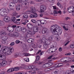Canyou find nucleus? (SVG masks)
Masks as SVG:
<instances>
[{
	"label": "nucleus",
	"instance_id": "f257e3e1",
	"mask_svg": "<svg viewBox=\"0 0 74 74\" xmlns=\"http://www.w3.org/2000/svg\"><path fill=\"white\" fill-rule=\"evenodd\" d=\"M31 12L33 13L34 14H31L30 15V17L31 18H36L37 16V14L36 13V10H35V8L32 6L31 7Z\"/></svg>",
	"mask_w": 74,
	"mask_h": 74
},
{
	"label": "nucleus",
	"instance_id": "f03ea898",
	"mask_svg": "<svg viewBox=\"0 0 74 74\" xmlns=\"http://www.w3.org/2000/svg\"><path fill=\"white\" fill-rule=\"evenodd\" d=\"M5 52V49H1L0 50V59L2 60H4L3 56H4Z\"/></svg>",
	"mask_w": 74,
	"mask_h": 74
},
{
	"label": "nucleus",
	"instance_id": "7ed1b4c3",
	"mask_svg": "<svg viewBox=\"0 0 74 74\" xmlns=\"http://www.w3.org/2000/svg\"><path fill=\"white\" fill-rule=\"evenodd\" d=\"M18 3L20 4H21L23 7H27L29 5V2H23L22 0H18Z\"/></svg>",
	"mask_w": 74,
	"mask_h": 74
},
{
	"label": "nucleus",
	"instance_id": "20e7f679",
	"mask_svg": "<svg viewBox=\"0 0 74 74\" xmlns=\"http://www.w3.org/2000/svg\"><path fill=\"white\" fill-rule=\"evenodd\" d=\"M40 12H44V11L46 10L47 7L44 5H41L40 6Z\"/></svg>",
	"mask_w": 74,
	"mask_h": 74
},
{
	"label": "nucleus",
	"instance_id": "39448f33",
	"mask_svg": "<svg viewBox=\"0 0 74 74\" xmlns=\"http://www.w3.org/2000/svg\"><path fill=\"white\" fill-rule=\"evenodd\" d=\"M11 53H12V52L10 50H9L7 52H6V51H5V52L4 56H2L3 60H5V56L6 55H11Z\"/></svg>",
	"mask_w": 74,
	"mask_h": 74
},
{
	"label": "nucleus",
	"instance_id": "423d86ee",
	"mask_svg": "<svg viewBox=\"0 0 74 74\" xmlns=\"http://www.w3.org/2000/svg\"><path fill=\"white\" fill-rule=\"evenodd\" d=\"M50 41L49 40H47L46 39V38H43L42 40V42L44 43H45V44L47 45H49L50 44Z\"/></svg>",
	"mask_w": 74,
	"mask_h": 74
},
{
	"label": "nucleus",
	"instance_id": "0eeeda50",
	"mask_svg": "<svg viewBox=\"0 0 74 74\" xmlns=\"http://www.w3.org/2000/svg\"><path fill=\"white\" fill-rule=\"evenodd\" d=\"M54 27L56 30V32H54V34H58L57 32L59 30V26L57 25H54Z\"/></svg>",
	"mask_w": 74,
	"mask_h": 74
},
{
	"label": "nucleus",
	"instance_id": "6e6552de",
	"mask_svg": "<svg viewBox=\"0 0 74 74\" xmlns=\"http://www.w3.org/2000/svg\"><path fill=\"white\" fill-rule=\"evenodd\" d=\"M16 5L15 3L13 2H11L9 4V8L10 9V10H14V8H11V7H14L16 6Z\"/></svg>",
	"mask_w": 74,
	"mask_h": 74
},
{
	"label": "nucleus",
	"instance_id": "1a4fd4ad",
	"mask_svg": "<svg viewBox=\"0 0 74 74\" xmlns=\"http://www.w3.org/2000/svg\"><path fill=\"white\" fill-rule=\"evenodd\" d=\"M7 30L8 32H10L11 33L13 32L14 30V29L12 27V26H9L7 27Z\"/></svg>",
	"mask_w": 74,
	"mask_h": 74
},
{
	"label": "nucleus",
	"instance_id": "9d476101",
	"mask_svg": "<svg viewBox=\"0 0 74 74\" xmlns=\"http://www.w3.org/2000/svg\"><path fill=\"white\" fill-rule=\"evenodd\" d=\"M74 9V7L73 6H71L70 7H69L68 8V11L69 13H71L72 11H73V9Z\"/></svg>",
	"mask_w": 74,
	"mask_h": 74
},
{
	"label": "nucleus",
	"instance_id": "9b49d317",
	"mask_svg": "<svg viewBox=\"0 0 74 74\" xmlns=\"http://www.w3.org/2000/svg\"><path fill=\"white\" fill-rule=\"evenodd\" d=\"M55 25H51V31H53V34H54V32H56V30L55 29Z\"/></svg>",
	"mask_w": 74,
	"mask_h": 74
},
{
	"label": "nucleus",
	"instance_id": "f8f14e48",
	"mask_svg": "<svg viewBox=\"0 0 74 74\" xmlns=\"http://www.w3.org/2000/svg\"><path fill=\"white\" fill-rule=\"evenodd\" d=\"M3 20L5 22H9L10 21V17L9 16H6L5 17L4 19Z\"/></svg>",
	"mask_w": 74,
	"mask_h": 74
},
{
	"label": "nucleus",
	"instance_id": "ddd939ff",
	"mask_svg": "<svg viewBox=\"0 0 74 74\" xmlns=\"http://www.w3.org/2000/svg\"><path fill=\"white\" fill-rule=\"evenodd\" d=\"M26 35L28 36L29 37H30L32 36V31H27L26 33Z\"/></svg>",
	"mask_w": 74,
	"mask_h": 74
},
{
	"label": "nucleus",
	"instance_id": "4468645a",
	"mask_svg": "<svg viewBox=\"0 0 74 74\" xmlns=\"http://www.w3.org/2000/svg\"><path fill=\"white\" fill-rule=\"evenodd\" d=\"M53 50H51V48H50V49H48V51H47V52H48V53H53V52H55L57 49H54H54H53Z\"/></svg>",
	"mask_w": 74,
	"mask_h": 74
},
{
	"label": "nucleus",
	"instance_id": "2eb2a0df",
	"mask_svg": "<svg viewBox=\"0 0 74 74\" xmlns=\"http://www.w3.org/2000/svg\"><path fill=\"white\" fill-rule=\"evenodd\" d=\"M7 64V61H3L1 62V64L0 63V67H1V65L2 66H5L6 64Z\"/></svg>",
	"mask_w": 74,
	"mask_h": 74
},
{
	"label": "nucleus",
	"instance_id": "dca6fc26",
	"mask_svg": "<svg viewBox=\"0 0 74 74\" xmlns=\"http://www.w3.org/2000/svg\"><path fill=\"white\" fill-rule=\"evenodd\" d=\"M27 26L29 29H33V25L30 23L27 24Z\"/></svg>",
	"mask_w": 74,
	"mask_h": 74
},
{
	"label": "nucleus",
	"instance_id": "f3484780",
	"mask_svg": "<svg viewBox=\"0 0 74 74\" xmlns=\"http://www.w3.org/2000/svg\"><path fill=\"white\" fill-rule=\"evenodd\" d=\"M34 41V39L32 38H30L27 40V42H28V43H32V42H33Z\"/></svg>",
	"mask_w": 74,
	"mask_h": 74
},
{
	"label": "nucleus",
	"instance_id": "a211bd4d",
	"mask_svg": "<svg viewBox=\"0 0 74 74\" xmlns=\"http://www.w3.org/2000/svg\"><path fill=\"white\" fill-rule=\"evenodd\" d=\"M4 10H5V8H3L1 9V11L0 12V14L1 16H4V12L5 11Z\"/></svg>",
	"mask_w": 74,
	"mask_h": 74
},
{
	"label": "nucleus",
	"instance_id": "6ab92c4d",
	"mask_svg": "<svg viewBox=\"0 0 74 74\" xmlns=\"http://www.w3.org/2000/svg\"><path fill=\"white\" fill-rule=\"evenodd\" d=\"M47 28H44L42 31V34H45V33H46L47 32Z\"/></svg>",
	"mask_w": 74,
	"mask_h": 74
},
{
	"label": "nucleus",
	"instance_id": "aec40b11",
	"mask_svg": "<svg viewBox=\"0 0 74 74\" xmlns=\"http://www.w3.org/2000/svg\"><path fill=\"white\" fill-rule=\"evenodd\" d=\"M27 31V29L25 27H22L21 28V32L22 33H25V32Z\"/></svg>",
	"mask_w": 74,
	"mask_h": 74
},
{
	"label": "nucleus",
	"instance_id": "412c9836",
	"mask_svg": "<svg viewBox=\"0 0 74 74\" xmlns=\"http://www.w3.org/2000/svg\"><path fill=\"white\" fill-rule=\"evenodd\" d=\"M11 20L12 22H13L14 23H16V22H17V20H16V19L15 17H12Z\"/></svg>",
	"mask_w": 74,
	"mask_h": 74
},
{
	"label": "nucleus",
	"instance_id": "4be33fe9",
	"mask_svg": "<svg viewBox=\"0 0 74 74\" xmlns=\"http://www.w3.org/2000/svg\"><path fill=\"white\" fill-rule=\"evenodd\" d=\"M53 38V36H51L49 37L48 40L49 41H52Z\"/></svg>",
	"mask_w": 74,
	"mask_h": 74
},
{
	"label": "nucleus",
	"instance_id": "5701e85b",
	"mask_svg": "<svg viewBox=\"0 0 74 74\" xmlns=\"http://www.w3.org/2000/svg\"><path fill=\"white\" fill-rule=\"evenodd\" d=\"M57 32V34H54V35H58H58H60V34H62V30H60V29H59V30Z\"/></svg>",
	"mask_w": 74,
	"mask_h": 74
},
{
	"label": "nucleus",
	"instance_id": "b1692460",
	"mask_svg": "<svg viewBox=\"0 0 74 74\" xmlns=\"http://www.w3.org/2000/svg\"><path fill=\"white\" fill-rule=\"evenodd\" d=\"M21 8V5H17L16 7V10L17 11L20 10V9Z\"/></svg>",
	"mask_w": 74,
	"mask_h": 74
},
{
	"label": "nucleus",
	"instance_id": "393cba45",
	"mask_svg": "<svg viewBox=\"0 0 74 74\" xmlns=\"http://www.w3.org/2000/svg\"><path fill=\"white\" fill-rule=\"evenodd\" d=\"M22 66L25 70L28 69V66L25 65L23 64L22 65Z\"/></svg>",
	"mask_w": 74,
	"mask_h": 74
},
{
	"label": "nucleus",
	"instance_id": "a878e982",
	"mask_svg": "<svg viewBox=\"0 0 74 74\" xmlns=\"http://www.w3.org/2000/svg\"><path fill=\"white\" fill-rule=\"evenodd\" d=\"M5 24L4 22L0 20V26H4Z\"/></svg>",
	"mask_w": 74,
	"mask_h": 74
},
{
	"label": "nucleus",
	"instance_id": "bb28decb",
	"mask_svg": "<svg viewBox=\"0 0 74 74\" xmlns=\"http://www.w3.org/2000/svg\"><path fill=\"white\" fill-rule=\"evenodd\" d=\"M4 16H6L8 14V13L7 12V11L5 8V9H4Z\"/></svg>",
	"mask_w": 74,
	"mask_h": 74
},
{
	"label": "nucleus",
	"instance_id": "cd10ccee",
	"mask_svg": "<svg viewBox=\"0 0 74 74\" xmlns=\"http://www.w3.org/2000/svg\"><path fill=\"white\" fill-rule=\"evenodd\" d=\"M13 34H14V37L15 36L16 37H18L19 36V34H18V33L16 32H15L13 33Z\"/></svg>",
	"mask_w": 74,
	"mask_h": 74
},
{
	"label": "nucleus",
	"instance_id": "c85d7f7f",
	"mask_svg": "<svg viewBox=\"0 0 74 74\" xmlns=\"http://www.w3.org/2000/svg\"><path fill=\"white\" fill-rule=\"evenodd\" d=\"M36 26H40V25L41 24V21L39 20L36 23Z\"/></svg>",
	"mask_w": 74,
	"mask_h": 74
},
{
	"label": "nucleus",
	"instance_id": "c756f323",
	"mask_svg": "<svg viewBox=\"0 0 74 74\" xmlns=\"http://www.w3.org/2000/svg\"><path fill=\"white\" fill-rule=\"evenodd\" d=\"M28 69H32V70H34V65L32 66H28Z\"/></svg>",
	"mask_w": 74,
	"mask_h": 74
},
{
	"label": "nucleus",
	"instance_id": "7c9ffc66",
	"mask_svg": "<svg viewBox=\"0 0 74 74\" xmlns=\"http://www.w3.org/2000/svg\"><path fill=\"white\" fill-rule=\"evenodd\" d=\"M48 63H46L45 64H44L42 66V67L43 68H47V67H48Z\"/></svg>",
	"mask_w": 74,
	"mask_h": 74
},
{
	"label": "nucleus",
	"instance_id": "2f4dec72",
	"mask_svg": "<svg viewBox=\"0 0 74 74\" xmlns=\"http://www.w3.org/2000/svg\"><path fill=\"white\" fill-rule=\"evenodd\" d=\"M1 39L2 40H6L7 39V37L5 36H3L2 37Z\"/></svg>",
	"mask_w": 74,
	"mask_h": 74
},
{
	"label": "nucleus",
	"instance_id": "473e14b6",
	"mask_svg": "<svg viewBox=\"0 0 74 74\" xmlns=\"http://www.w3.org/2000/svg\"><path fill=\"white\" fill-rule=\"evenodd\" d=\"M33 30L34 32H37L38 30V27H36L34 28Z\"/></svg>",
	"mask_w": 74,
	"mask_h": 74
},
{
	"label": "nucleus",
	"instance_id": "72a5a7b5",
	"mask_svg": "<svg viewBox=\"0 0 74 74\" xmlns=\"http://www.w3.org/2000/svg\"><path fill=\"white\" fill-rule=\"evenodd\" d=\"M17 29L18 32H21V31H22V27H21L18 26L17 27Z\"/></svg>",
	"mask_w": 74,
	"mask_h": 74
},
{
	"label": "nucleus",
	"instance_id": "f704fd0d",
	"mask_svg": "<svg viewBox=\"0 0 74 74\" xmlns=\"http://www.w3.org/2000/svg\"><path fill=\"white\" fill-rule=\"evenodd\" d=\"M5 34V31L4 30H2L0 33V36L4 35Z\"/></svg>",
	"mask_w": 74,
	"mask_h": 74
},
{
	"label": "nucleus",
	"instance_id": "c9c22d12",
	"mask_svg": "<svg viewBox=\"0 0 74 74\" xmlns=\"http://www.w3.org/2000/svg\"><path fill=\"white\" fill-rule=\"evenodd\" d=\"M23 17L24 19H27L28 18V15L26 14H25L24 15Z\"/></svg>",
	"mask_w": 74,
	"mask_h": 74
},
{
	"label": "nucleus",
	"instance_id": "e433bc0d",
	"mask_svg": "<svg viewBox=\"0 0 74 74\" xmlns=\"http://www.w3.org/2000/svg\"><path fill=\"white\" fill-rule=\"evenodd\" d=\"M36 61H38L40 59V56H39L37 55L36 56Z\"/></svg>",
	"mask_w": 74,
	"mask_h": 74
},
{
	"label": "nucleus",
	"instance_id": "4c0bfd02",
	"mask_svg": "<svg viewBox=\"0 0 74 74\" xmlns=\"http://www.w3.org/2000/svg\"><path fill=\"white\" fill-rule=\"evenodd\" d=\"M8 35L10 37H14V34H12V33H10L8 34Z\"/></svg>",
	"mask_w": 74,
	"mask_h": 74
},
{
	"label": "nucleus",
	"instance_id": "58836bf2",
	"mask_svg": "<svg viewBox=\"0 0 74 74\" xmlns=\"http://www.w3.org/2000/svg\"><path fill=\"white\" fill-rule=\"evenodd\" d=\"M9 50L10 51H11V52H14V49L13 48V47H10L9 48Z\"/></svg>",
	"mask_w": 74,
	"mask_h": 74
},
{
	"label": "nucleus",
	"instance_id": "ea45409f",
	"mask_svg": "<svg viewBox=\"0 0 74 74\" xmlns=\"http://www.w3.org/2000/svg\"><path fill=\"white\" fill-rule=\"evenodd\" d=\"M43 46L44 49H47L48 47V45L46 44L44 45Z\"/></svg>",
	"mask_w": 74,
	"mask_h": 74
},
{
	"label": "nucleus",
	"instance_id": "a19ab883",
	"mask_svg": "<svg viewBox=\"0 0 74 74\" xmlns=\"http://www.w3.org/2000/svg\"><path fill=\"white\" fill-rule=\"evenodd\" d=\"M66 60L64 61V62H69L70 60V58L69 57H66Z\"/></svg>",
	"mask_w": 74,
	"mask_h": 74
},
{
	"label": "nucleus",
	"instance_id": "79ce46f5",
	"mask_svg": "<svg viewBox=\"0 0 74 74\" xmlns=\"http://www.w3.org/2000/svg\"><path fill=\"white\" fill-rule=\"evenodd\" d=\"M35 63H38V64H41V62H38V61L35 60L34 62Z\"/></svg>",
	"mask_w": 74,
	"mask_h": 74
},
{
	"label": "nucleus",
	"instance_id": "37998d69",
	"mask_svg": "<svg viewBox=\"0 0 74 74\" xmlns=\"http://www.w3.org/2000/svg\"><path fill=\"white\" fill-rule=\"evenodd\" d=\"M14 71H18L19 70V67H15L14 68Z\"/></svg>",
	"mask_w": 74,
	"mask_h": 74
},
{
	"label": "nucleus",
	"instance_id": "c03bdc74",
	"mask_svg": "<svg viewBox=\"0 0 74 74\" xmlns=\"http://www.w3.org/2000/svg\"><path fill=\"white\" fill-rule=\"evenodd\" d=\"M40 21V24L41 23L43 25H44V24H45V21L44 20H41Z\"/></svg>",
	"mask_w": 74,
	"mask_h": 74
},
{
	"label": "nucleus",
	"instance_id": "a18cd8bd",
	"mask_svg": "<svg viewBox=\"0 0 74 74\" xmlns=\"http://www.w3.org/2000/svg\"><path fill=\"white\" fill-rule=\"evenodd\" d=\"M48 63V64H47V66H48V67H50V66H52V63H51V62H50L49 63Z\"/></svg>",
	"mask_w": 74,
	"mask_h": 74
},
{
	"label": "nucleus",
	"instance_id": "49530a36",
	"mask_svg": "<svg viewBox=\"0 0 74 74\" xmlns=\"http://www.w3.org/2000/svg\"><path fill=\"white\" fill-rule=\"evenodd\" d=\"M10 70L11 72H13L14 71H15V69L14 68H10Z\"/></svg>",
	"mask_w": 74,
	"mask_h": 74
},
{
	"label": "nucleus",
	"instance_id": "de8ad7c7",
	"mask_svg": "<svg viewBox=\"0 0 74 74\" xmlns=\"http://www.w3.org/2000/svg\"><path fill=\"white\" fill-rule=\"evenodd\" d=\"M24 60L25 62H29V58H26Z\"/></svg>",
	"mask_w": 74,
	"mask_h": 74
},
{
	"label": "nucleus",
	"instance_id": "09e8293b",
	"mask_svg": "<svg viewBox=\"0 0 74 74\" xmlns=\"http://www.w3.org/2000/svg\"><path fill=\"white\" fill-rule=\"evenodd\" d=\"M17 15H18V14L16 12H14L13 13V16H16Z\"/></svg>",
	"mask_w": 74,
	"mask_h": 74
},
{
	"label": "nucleus",
	"instance_id": "8fccbe9b",
	"mask_svg": "<svg viewBox=\"0 0 74 74\" xmlns=\"http://www.w3.org/2000/svg\"><path fill=\"white\" fill-rule=\"evenodd\" d=\"M31 21L32 22V23H36V21L34 19H32L31 20Z\"/></svg>",
	"mask_w": 74,
	"mask_h": 74
},
{
	"label": "nucleus",
	"instance_id": "3c124183",
	"mask_svg": "<svg viewBox=\"0 0 74 74\" xmlns=\"http://www.w3.org/2000/svg\"><path fill=\"white\" fill-rule=\"evenodd\" d=\"M16 44H19L21 42V41L18 40H17L16 41Z\"/></svg>",
	"mask_w": 74,
	"mask_h": 74
},
{
	"label": "nucleus",
	"instance_id": "603ef678",
	"mask_svg": "<svg viewBox=\"0 0 74 74\" xmlns=\"http://www.w3.org/2000/svg\"><path fill=\"white\" fill-rule=\"evenodd\" d=\"M71 18L69 17H66L65 18V20L66 21H67L68 19H70Z\"/></svg>",
	"mask_w": 74,
	"mask_h": 74
},
{
	"label": "nucleus",
	"instance_id": "864d4df0",
	"mask_svg": "<svg viewBox=\"0 0 74 74\" xmlns=\"http://www.w3.org/2000/svg\"><path fill=\"white\" fill-rule=\"evenodd\" d=\"M55 69V68L54 66L51 67L50 69V70H53Z\"/></svg>",
	"mask_w": 74,
	"mask_h": 74
},
{
	"label": "nucleus",
	"instance_id": "5fc2aeb1",
	"mask_svg": "<svg viewBox=\"0 0 74 74\" xmlns=\"http://www.w3.org/2000/svg\"><path fill=\"white\" fill-rule=\"evenodd\" d=\"M71 48H74V44H72L70 45Z\"/></svg>",
	"mask_w": 74,
	"mask_h": 74
},
{
	"label": "nucleus",
	"instance_id": "6e6d98bb",
	"mask_svg": "<svg viewBox=\"0 0 74 74\" xmlns=\"http://www.w3.org/2000/svg\"><path fill=\"white\" fill-rule=\"evenodd\" d=\"M54 67H59V64H55L54 65Z\"/></svg>",
	"mask_w": 74,
	"mask_h": 74
},
{
	"label": "nucleus",
	"instance_id": "4d7b16f0",
	"mask_svg": "<svg viewBox=\"0 0 74 74\" xmlns=\"http://www.w3.org/2000/svg\"><path fill=\"white\" fill-rule=\"evenodd\" d=\"M14 45L15 43L14 42H12L10 44V45L11 46H13V45Z\"/></svg>",
	"mask_w": 74,
	"mask_h": 74
},
{
	"label": "nucleus",
	"instance_id": "13d9d810",
	"mask_svg": "<svg viewBox=\"0 0 74 74\" xmlns=\"http://www.w3.org/2000/svg\"><path fill=\"white\" fill-rule=\"evenodd\" d=\"M53 14H58V12H57L56 11L54 10L53 12Z\"/></svg>",
	"mask_w": 74,
	"mask_h": 74
},
{
	"label": "nucleus",
	"instance_id": "bf43d9fd",
	"mask_svg": "<svg viewBox=\"0 0 74 74\" xmlns=\"http://www.w3.org/2000/svg\"><path fill=\"white\" fill-rule=\"evenodd\" d=\"M63 28H64V30H65L67 31L68 30V28H66V27L64 25L63 26Z\"/></svg>",
	"mask_w": 74,
	"mask_h": 74
},
{
	"label": "nucleus",
	"instance_id": "052dcab7",
	"mask_svg": "<svg viewBox=\"0 0 74 74\" xmlns=\"http://www.w3.org/2000/svg\"><path fill=\"white\" fill-rule=\"evenodd\" d=\"M19 56V53H17L16 54H14V56L15 57H16V56Z\"/></svg>",
	"mask_w": 74,
	"mask_h": 74
},
{
	"label": "nucleus",
	"instance_id": "680f3d73",
	"mask_svg": "<svg viewBox=\"0 0 74 74\" xmlns=\"http://www.w3.org/2000/svg\"><path fill=\"white\" fill-rule=\"evenodd\" d=\"M52 56H53V55H52L51 56L47 58V59H49V60L51 59L52 58Z\"/></svg>",
	"mask_w": 74,
	"mask_h": 74
},
{
	"label": "nucleus",
	"instance_id": "e2e57ef3",
	"mask_svg": "<svg viewBox=\"0 0 74 74\" xmlns=\"http://www.w3.org/2000/svg\"><path fill=\"white\" fill-rule=\"evenodd\" d=\"M62 66H63V64L62 63L58 64V67H60Z\"/></svg>",
	"mask_w": 74,
	"mask_h": 74
},
{
	"label": "nucleus",
	"instance_id": "0e129e2a",
	"mask_svg": "<svg viewBox=\"0 0 74 74\" xmlns=\"http://www.w3.org/2000/svg\"><path fill=\"white\" fill-rule=\"evenodd\" d=\"M4 42L5 44H6V45L8 44V41L5 40V41H4Z\"/></svg>",
	"mask_w": 74,
	"mask_h": 74
},
{
	"label": "nucleus",
	"instance_id": "69168bd1",
	"mask_svg": "<svg viewBox=\"0 0 74 74\" xmlns=\"http://www.w3.org/2000/svg\"><path fill=\"white\" fill-rule=\"evenodd\" d=\"M55 0H48L49 1L50 3H53V1H54Z\"/></svg>",
	"mask_w": 74,
	"mask_h": 74
},
{
	"label": "nucleus",
	"instance_id": "338daca9",
	"mask_svg": "<svg viewBox=\"0 0 74 74\" xmlns=\"http://www.w3.org/2000/svg\"><path fill=\"white\" fill-rule=\"evenodd\" d=\"M71 55V53H66L65 54V55Z\"/></svg>",
	"mask_w": 74,
	"mask_h": 74
},
{
	"label": "nucleus",
	"instance_id": "774afa93",
	"mask_svg": "<svg viewBox=\"0 0 74 74\" xmlns=\"http://www.w3.org/2000/svg\"><path fill=\"white\" fill-rule=\"evenodd\" d=\"M13 1L15 3H16L17 2H18V0H13Z\"/></svg>",
	"mask_w": 74,
	"mask_h": 74
}]
</instances>
